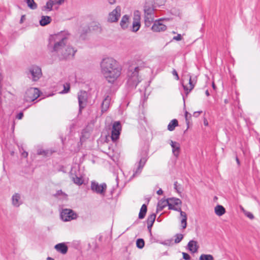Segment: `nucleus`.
Masks as SVG:
<instances>
[{
    "label": "nucleus",
    "mask_w": 260,
    "mask_h": 260,
    "mask_svg": "<svg viewBox=\"0 0 260 260\" xmlns=\"http://www.w3.org/2000/svg\"><path fill=\"white\" fill-rule=\"evenodd\" d=\"M47 260H54V259L50 257H48L47 258Z\"/></svg>",
    "instance_id": "nucleus-57"
},
{
    "label": "nucleus",
    "mask_w": 260,
    "mask_h": 260,
    "mask_svg": "<svg viewBox=\"0 0 260 260\" xmlns=\"http://www.w3.org/2000/svg\"><path fill=\"white\" fill-rule=\"evenodd\" d=\"M174 242L175 243H179L183 238V235L181 234H177L175 236Z\"/></svg>",
    "instance_id": "nucleus-38"
},
{
    "label": "nucleus",
    "mask_w": 260,
    "mask_h": 260,
    "mask_svg": "<svg viewBox=\"0 0 260 260\" xmlns=\"http://www.w3.org/2000/svg\"><path fill=\"white\" fill-rule=\"evenodd\" d=\"M121 131V125L119 121H115L112 125L111 132V139L115 142L119 138Z\"/></svg>",
    "instance_id": "nucleus-7"
},
{
    "label": "nucleus",
    "mask_w": 260,
    "mask_h": 260,
    "mask_svg": "<svg viewBox=\"0 0 260 260\" xmlns=\"http://www.w3.org/2000/svg\"><path fill=\"white\" fill-rule=\"evenodd\" d=\"M245 213V215L247 217H248L249 218L251 219H253L254 218V216L253 215V214L251 213V212H247V211H245L244 212Z\"/></svg>",
    "instance_id": "nucleus-42"
},
{
    "label": "nucleus",
    "mask_w": 260,
    "mask_h": 260,
    "mask_svg": "<svg viewBox=\"0 0 260 260\" xmlns=\"http://www.w3.org/2000/svg\"><path fill=\"white\" fill-rule=\"evenodd\" d=\"M190 115L187 111L185 112V117L186 119V121H187L188 120V115Z\"/></svg>",
    "instance_id": "nucleus-52"
},
{
    "label": "nucleus",
    "mask_w": 260,
    "mask_h": 260,
    "mask_svg": "<svg viewBox=\"0 0 260 260\" xmlns=\"http://www.w3.org/2000/svg\"><path fill=\"white\" fill-rule=\"evenodd\" d=\"M21 155L24 157H27L28 156V153L26 151H23L21 153Z\"/></svg>",
    "instance_id": "nucleus-48"
},
{
    "label": "nucleus",
    "mask_w": 260,
    "mask_h": 260,
    "mask_svg": "<svg viewBox=\"0 0 260 260\" xmlns=\"http://www.w3.org/2000/svg\"><path fill=\"white\" fill-rule=\"evenodd\" d=\"M152 225H153L152 224L147 223V228L149 230L150 234L151 233V228H152Z\"/></svg>",
    "instance_id": "nucleus-49"
},
{
    "label": "nucleus",
    "mask_w": 260,
    "mask_h": 260,
    "mask_svg": "<svg viewBox=\"0 0 260 260\" xmlns=\"http://www.w3.org/2000/svg\"><path fill=\"white\" fill-rule=\"evenodd\" d=\"M214 211L215 214L219 216L223 215L225 213V208L221 205L216 206L214 208Z\"/></svg>",
    "instance_id": "nucleus-25"
},
{
    "label": "nucleus",
    "mask_w": 260,
    "mask_h": 260,
    "mask_svg": "<svg viewBox=\"0 0 260 260\" xmlns=\"http://www.w3.org/2000/svg\"><path fill=\"white\" fill-rule=\"evenodd\" d=\"M189 250L192 253H196L198 251V246L197 241L194 240L190 241L187 244Z\"/></svg>",
    "instance_id": "nucleus-18"
},
{
    "label": "nucleus",
    "mask_w": 260,
    "mask_h": 260,
    "mask_svg": "<svg viewBox=\"0 0 260 260\" xmlns=\"http://www.w3.org/2000/svg\"><path fill=\"white\" fill-rule=\"evenodd\" d=\"M27 6L32 10H35L37 8V5L34 0H26Z\"/></svg>",
    "instance_id": "nucleus-33"
},
{
    "label": "nucleus",
    "mask_w": 260,
    "mask_h": 260,
    "mask_svg": "<svg viewBox=\"0 0 260 260\" xmlns=\"http://www.w3.org/2000/svg\"><path fill=\"white\" fill-rule=\"evenodd\" d=\"M63 88H64V89L61 92V93H66L68 92L69 90H70V84L66 83V84H64L63 85Z\"/></svg>",
    "instance_id": "nucleus-41"
},
{
    "label": "nucleus",
    "mask_w": 260,
    "mask_h": 260,
    "mask_svg": "<svg viewBox=\"0 0 260 260\" xmlns=\"http://www.w3.org/2000/svg\"><path fill=\"white\" fill-rule=\"evenodd\" d=\"M175 206L176 205H172V204H169L168 206L169 209L175 210L180 212L182 211L181 208L175 207Z\"/></svg>",
    "instance_id": "nucleus-40"
},
{
    "label": "nucleus",
    "mask_w": 260,
    "mask_h": 260,
    "mask_svg": "<svg viewBox=\"0 0 260 260\" xmlns=\"http://www.w3.org/2000/svg\"><path fill=\"white\" fill-rule=\"evenodd\" d=\"M54 248L58 252L63 254H66L67 252L68 249L67 246L64 243H61L56 244Z\"/></svg>",
    "instance_id": "nucleus-17"
},
{
    "label": "nucleus",
    "mask_w": 260,
    "mask_h": 260,
    "mask_svg": "<svg viewBox=\"0 0 260 260\" xmlns=\"http://www.w3.org/2000/svg\"><path fill=\"white\" fill-rule=\"evenodd\" d=\"M70 36V34L68 31H62L53 37V50L60 60L72 58L76 52L72 46L67 45Z\"/></svg>",
    "instance_id": "nucleus-1"
},
{
    "label": "nucleus",
    "mask_w": 260,
    "mask_h": 260,
    "mask_svg": "<svg viewBox=\"0 0 260 260\" xmlns=\"http://www.w3.org/2000/svg\"><path fill=\"white\" fill-rule=\"evenodd\" d=\"M182 254H183V257L184 259L189 260L190 259V255L188 254H187V253L183 252Z\"/></svg>",
    "instance_id": "nucleus-44"
},
{
    "label": "nucleus",
    "mask_w": 260,
    "mask_h": 260,
    "mask_svg": "<svg viewBox=\"0 0 260 260\" xmlns=\"http://www.w3.org/2000/svg\"><path fill=\"white\" fill-rule=\"evenodd\" d=\"M187 77L188 78L189 85L185 86L183 84L184 90L186 92V94H187L192 89H193L197 82L196 78L192 79L191 76L189 74L187 75Z\"/></svg>",
    "instance_id": "nucleus-14"
},
{
    "label": "nucleus",
    "mask_w": 260,
    "mask_h": 260,
    "mask_svg": "<svg viewBox=\"0 0 260 260\" xmlns=\"http://www.w3.org/2000/svg\"><path fill=\"white\" fill-rule=\"evenodd\" d=\"M173 39L174 40L179 41L182 39V37L180 34H178L177 36L174 37Z\"/></svg>",
    "instance_id": "nucleus-43"
},
{
    "label": "nucleus",
    "mask_w": 260,
    "mask_h": 260,
    "mask_svg": "<svg viewBox=\"0 0 260 260\" xmlns=\"http://www.w3.org/2000/svg\"><path fill=\"white\" fill-rule=\"evenodd\" d=\"M64 1L65 0H54L53 1L55 4H57L58 5H61L62 4H63L64 2Z\"/></svg>",
    "instance_id": "nucleus-45"
},
{
    "label": "nucleus",
    "mask_w": 260,
    "mask_h": 260,
    "mask_svg": "<svg viewBox=\"0 0 260 260\" xmlns=\"http://www.w3.org/2000/svg\"><path fill=\"white\" fill-rule=\"evenodd\" d=\"M204 124L205 125L207 126L208 125V122L207 120H205L204 121Z\"/></svg>",
    "instance_id": "nucleus-53"
},
{
    "label": "nucleus",
    "mask_w": 260,
    "mask_h": 260,
    "mask_svg": "<svg viewBox=\"0 0 260 260\" xmlns=\"http://www.w3.org/2000/svg\"><path fill=\"white\" fill-rule=\"evenodd\" d=\"M60 192L62 193L61 190L58 191V192H57V194H59V193H60Z\"/></svg>",
    "instance_id": "nucleus-59"
},
{
    "label": "nucleus",
    "mask_w": 260,
    "mask_h": 260,
    "mask_svg": "<svg viewBox=\"0 0 260 260\" xmlns=\"http://www.w3.org/2000/svg\"><path fill=\"white\" fill-rule=\"evenodd\" d=\"M24 17V16H22L21 17V20H20L21 23L23 21V18Z\"/></svg>",
    "instance_id": "nucleus-58"
},
{
    "label": "nucleus",
    "mask_w": 260,
    "mask_h": 260,
    "mask_svg": "<svg viewBox=\"0 0 260 260\" xmlns=\"http://www.w3.org/2000/svg\"><path fill=\"white\" fill-rule=\"evenodd\" d=\"M178 120L176 119L172 120L168 125V129L170 131L174 130L175 127L178 126Z\"/></svg>",
    "instance_id": "nucleus-28"
},
{
    "label": "nucleus",
    "mask_w": 260,
    "mask_h": 260,
    "mask_svg": "<svg viewBox=\"0 0 260 260\" xmlns=\"http://www.w3.org/2000/svg\"><path fill=\"white\" fill-rule=\"evenodd\" d=\"M77 214L71 209H64L60 213V217L64 221H69L76 219Z\"/></svg>",
    "instance_id": "nucleus-6"
},
{
    "label": "nucleus",
    "mask_w": 260,
    "mask_h": 260,
    "mask_svg": "<svg viewBox=\"0 0 260 260\" xmlns=\"http://www.w3.org/2000/svg\"><path fill=\"white\" fill-rule=\"evenodd\" d=\"M161 20L159 19L156 20L153 25L152 26L151 29L154 32L164 31L166 30L167 26L165 24H163Z\"/></svg>",
    "instance_id": "nucleus-12"
},
{
    "label": "nucleus",
    "mask_w": 260,
    "mask_h": 260,
    "mask_svg": "<svg viewBox=\"0 0 260 260\" xmlns=\"http://www.w3.org/2000/svg\"><path fill=\"white\" fill-rule=\"evenodd\" d=\"M144 11L145 15H154V10L153 9H151L150 8H149L148 9L145 8Z\"/></svg>",
    "instance_id": "nucleus-39"
},
{
    "label": "nucleus",
    "mask_w": 260,
    "mask_h": 260,
    "mask_svg": "<svg viewBox=\"0 0 260 260\" xmlns=\"http://www.w3.org/2000/svg\"><path fill=\"white\" fill-rule=\"evenodd\" d=\"M71 178L74 183L77 185H80L83 183V180L81 177H79L76 175L73 174L72 172L71 174Z\"/></svg>",
    "instance_id": "nucleus-23"
},
{
    "label": "nucleus",
    "mask_w": 260,
    "mask_h": 260,
    "mask_svg": "<svg viewBox=\"0 0 260 260\" xmlns=\"http://www.w3.org/2000/svg\"><path fill=\"white\" fill-rule=\"evenodd\" d=\"M140 26V17L139 16H135L133 22L132 31L133 32H137L139 29Z\"/></svg>",
    "instance_id": "nucleus-19"
},
{
    "label": "nucleus",
    "mask_w": 260,
    "mask_h": 260,
    "mask_svg": "<svg viewBox=\"0 0 260 260\" xmlns=\"http://www.w3.org/2000/svg\"><path fill=\"white\" fill-rule=\"evenodd\" d=\"M177 182H175V183H174V188H175L176 190H177Z\"/></svg>",
    "instance_id": "nucleus-56"
},
{
    "label": "nucleus",
    "mask_w": 260,
    "mask_h": 260,
    "mask_svg": "<svg viewBox=\"0 0 260 260\" xmlns=\"http://www.w3.org/2000/svg\"><path fill=\"white\" fill-rule=\"evenodd\" d=\"M154 19V15H145V23L146 25L149 26Z\"/></svg>",
    "instance_id": "nucleus-31"
},
{
    "label": "nucleus",
    "mask_w": 260,
    "mask_h": 260,
    "mask_svg": "<svg viewBox=\"0 0 260 260\" xmlns=\"http://www.w3.org/2000/svg\"><path fill=\"white\" fill-rule=\"evenodd\" d=\"M40 96V91L37 88H30L25 92L24 100L26 102H32Z\"/></svg>",
    "instance_id": "nucleus-5"
},
{
    "label": "nucleus",
    "mask_w": 260,
    "mask_h": 260,
    "mask_svg": "<svg viewBox=\"0 0 260 260\" xmlns=\"http://www.w3.org/2000/svg\"><path fill=\"white\" fill-rule=\"evenodd\" d=\"M121 9L119 6H118L110 12L108 17V21L109 22H117L121 16Z\"/></svg>",
    "instance_id": "nucleus-9"
},
{
    "label": "nucleus",
    "mask_w": 260,
    "mask_h": 260,
    "mask_svg": "<svg viewBox=\"0 0 260 260\" xmlns=\"http://www.w3.org/2000/svg\"><path fill=\"white\" fill-rule=\"evenodd\" d=\"M107 188V185L104 183L99 184L96 181H91V189L94 192L98 194H104Z\"/></svg>",
    "instance_id": "nucleus-8"
},
{
    "label": "nucleus",
    "mask_w": 260,
    "mask_h": 260,
    "mask_svg": "<svg viewBox=\"0 0 260 260\" xmlns=\"http://www.w3.org/2000/svg\"><path fill=\"white\" fill-rule=\"evenodd\" d=\"M172 74L174 76H175L176 79L177 80H178L179 79V77L178 76L177 72L175 70H173V71H172Z\"/></svg>",
    "instance_id": "nucleus-46"
},
{
    "label": "nucleus",
    "mask_w": 260,
    "mask_h": 260,
    "mask_svg": "<svg viewBox=\"0 0 260 260\" xmlns=\"http://www.w3.org/2000/svg\"><path fill=\"white\" fill-rule=\"evenodd\" d=\"M78 99L79 105V111L85 108L87 101V93L84 91H80L78 93Z\"/></svg>",
    "instance_id": "nucleus-10"
},
{
    "label": "nucleus",
    "mask_w": 260,
    "mask_h": 260,
    "mask_svg": "<svg viewBox=\"0 0 260 260\" xmlns=\"http://www.w3.org/2000/svg\"><path fill=\"white\" fill-rule=\"evenodd\" d=\"M60 192L62 193L61 190L58 191V192H57V194H59V193H60Z\"/></svg>",
    "instance_id": "nucleus-60"
},
{
    "label": "nucleus",
    "mask_w": 260,
    "mask_h": 260,
    "mask_svg": "<svg viewBox=\"0 0 260 260\" xmlns=\"http://www.w3.org/2000/svg\"><path fill=\"white\" fill-rule=\"evenodd\" d=\"M169 206L168 199L167 200H161L157 204V211H161L165 207Z\"/></svg>",
    "instance_id": "nucleus-21"
},
{
    "label": "nucleus",
    "mask_w": 260,
    "mask_h": 260,
    "mask_svg": "<svg viewBox=\"0 0 260 260\" xmlns=\"http://www.w3.org/2000/svg\"><path fill=\"white\" fill-rule=\"evenodd\" d=\"M54 4H55V3L53 1L49 0L47 2L46 5L42 7V10L43 11H51Z\"/></svg>",
    "instance_id": "nucleus-27"
},
{
    "label": "nucleus",
    "mask_w": 260,
    "mask_h": 260,
    "mask_svg": "<svg viewBox=\"0 0 260 260\" xmlns=\"http://www.w3.org/2000/svg\"><path fill=\"white\" fill-rule=\"evenodd\" d=\"M172 32H173V34H176V32L174 31Z\"/></svg>",
    "instance_id": "nucleus-61"
},
{
    "label": "nucleus",
    "mask_w": 260,
    "mask_h": 260,
    "mask_svg": "<svg viewBox=\"0 0 260 260\" xmlns=\"http://www.w3.org/2000/svg\"><path fill=\"white\" fill-rule=\"evenodd\" d=\"M11 203L14 207H19L22 204L23 201L21 199V196L18 193H15L11 198Z\"/></svg>",
    "instance_id": "nucleus-13"
},
{
    "label": "nucleus",
    "mask_w": 260,
    "mask_h": 260,
    "mask_svg": "<svg viewBox=\"0 0 260 260\" xmlns=\"http://www.w3.org/2000/svg\"><path fill=\"white\" fill-rule=\"evenodd\" d=\"M101 67L102 74L110 83H113L121 75L122 67L113 58H104Z\"/></svg>",
    "instance_id": "nucleus-2"
},
{
    "label": "nucleus",
    "mask_w": 260,
    "mask_h": 260,
    "mask_svg": "<svg viewBox=\"0 0 260 260\" xmlns=\"http://www.w3.org/2000/svg\"><path fill=\"white\" fill-rule=\"evenodd\" d=\"M51 18L48 16H42L40 20V24L41 26H45L49 24L51 21Z\"/></svg>",
    "instance_id": "nucleus-24"
},
{
    "label": "nucleus",
    "mask_w": 260,
    "mask_h": 260,
    "mask_svg": "<svg viewBox=\"0 0 260 260\" xmlns=\"http://www.w3.org/2000/svg\"><path fill=\"white\" fill-rule=\"evenodd\" d=\"M27 76L32 81L36 82L38 81L42 76L41 68L37 66L30 67L28 69Z\"/></svg>",
    "instance_id": "nucleus-4"
},
{
    "label": "nucleus",
    "mask_w": 260,
    "mask_h": 260,
    "mask_svg": "<svg viewBox=\"0 0 260 260\" xmlns=\"http://www.w3.org/2000/svg\"><path fill=\"white\" fill-rule=\"evenodd\" d=\"M145 244L143 239H138L136 241V245L138 248L142 249L144 247Z\"/></svg>",
    "instance_id": "nucleus-35"
},
{
    "label": "nucleus",
    "mask_w": 260,
    "mask_h": 260,
    "mask_svg": "<svg viewBox=\"0 0 260 260\" xmlns=\"http://www.w3.org/2000/svg\"><path fill=\"white\" fill-rule=\"evenodd\" d=\"M236 161H237V164L239 165L240 161H239V159L238 158V157H236Z\"/></svg>",
    "instance_id": "nucleus-55"
},
{
    "label": "nucleus",
    "mask_w": 260,
    "mask_h": 260,
    "mask_svg": "<svg viewBox=\"0 0 260 260\" xmlns=\"http://www.w3.org/2000/svg\"><path fill=\"white\" fill-rule=\"evenodd\" d=\"M156 218V215L155 214L153 213L150 215L147 218V223L153 224L155 219Z\"/></svg>",
    "instance_id": "nucleus-36"
},
{
    "label": "nucleus",
    "mask_w": 260,
    "mask_h": 260,
    "mask_svg": "<svg viewBox=\"0 0 260 260\" xmlns=\"http://www.w3.org/2000/svg\"><path fill=\"white\" fill-rule=\"evenodd\" d=\"M147 212V206L145 204H143L140 209L139 214V218L140 219H143L144 218L146 213Z\"/></svg>",
    "instance_id": "nucleus-32"
},
{
    "label": "nucleus",
    "mask_w": 260,
    "mask_h": 260,
    "mask_svg": "<svg viewBox=\"0 0 260 260\" xmlns=\"http://www.w3.org/2000/svg\"><path fill=\"white\" fill-rule=\"evenodd\" d=\"M108 2L110 5H113L116 3V0H108Z\"/></svg>",
    "instance_id": "nucleus-50"
},
{
    "label": "nucleus",
    "mask_w": 260,
    "mask_h": 260,
    "mask_svg": "<svg viewBox=\"0 0 260 260\" xmlns=\"http://www.w3.org/2000/svg\"><path fill=\"white\" fill-rule=\"evenodd\" d=\"M142 66L130 67L127 73V84L132 88H136L138 83L141 81V77L139 76V72L142 69Z\"/></svg>",
    "instance_id": "nucleus-3"
},
{
    "label": "nucleus",
    "mask_w": 260,
    "mask_h": 260,
    "mask_svg": "<svg viewBox=\"0 0 260 260\" xmlns=\"http://www.w3.org/2000/svg\"><path fill=\"white\" fill-rule=\"evenodd\" d=\"M23 116V114L22 112H20L19 114H17L16 116V118L18 119H21Z\"/></svg>",
    "instance_id": "nucleus-47"
},
{
    "label": "nucleus",
    "mask_w": 260,
    "mask_h": 260,
    "mask_svg": "<svg viewBox=\"0 0 260 260\" xmlns=\"http://www.w3.org/2000/svg\"><path fill=\"white\" fill-rule=\"evenodd\" d=\"M181 218V225L183 229H185L187 226V214L185 212L181 211L180 212Z\"/></svg>",
    "instance_id": "nucleus-20"
},
{
    "label": "nucleus",
    "mask_w": 260,
    "mask_h": 260,
    "mask_svg": "<svg viewBox=\"0 0 260 260\" xmlns=\"http://www.w3.org/2000/svg\"><path fill=\"white\" fill-rule=\"evenodd\" d=\"M199 260H214L213 256L211 254H201Z\"/></svg>",
    "instance_id": "nucleus-34"
},
{
    "label": "nucleus",
    "mask_w": 260,
    "mask_h": 260,
    "mask_svg": "<svg viewBox=\"0 0 260 260\" xmlns=\"http://www.w3.org/2000/svg\"><path fill=\"white\" fill-rule=\"evenodd\" d=\"M170 144L172 148V152L174 155L176 157H178L180 152V145L179 143L173 141L172 140L170 141Z\"/></svg>",
    "instance_id": "nucleus-15"
},
{
    "label": "nucleus",
    "mask_w": 260,
    "mask_h": 260,
    "mask_svg": "<svg viewBox=\"0 0 260 260\" xmlns=\"http://www.w3.org/2000/svg\"><path fill=\"white\" fill-rule=\"evenodd\" d=\"M52 152L49 150H44L43 149H39L37 151L38 155H42L44 156H48L52 154Z\"/></svg>",
    "instance_id": "nucleus-29"
},
{
    "label": "nucleus",
    "mask_w": 260,
    "mask_h": 260,
    "mask_svg": "<svg viewBox=\"0 0 260 260\" xmlns=\"http://www.w3.org/2000/svg\"><path fill=\"white\" fill-rule=\"evenodd\" d=\"M129 17L127 15H124L120 21V25L123 29H125L128 26Z\"/></svg>",
    "instance_id": "nucleus-26"
},
{
    "label": "nucleus",
    "mask_w": 260,
    "mask_h": 260,
    "mask_svg": "<svg viewBox=\"0 0 260 260\" xmlns=\"http://www.w3.org/2000/svg\"><path fill=\"white\" fill-rule=\"evenodd\" d=\"M169 205L172 204V205L178 206L181 205L182 202L178 198H172L168 199Z\"/></svg>",
    "instance_id": "nucleus-30"
},
{
    "label": "nucleus",
    "mask_w": 260,
    "mask_h": 260,
    "mask_svg": "<svg viewBox=\"0 0 260 260\" xmlns=\"http://www.w3.org/2000/svg\"><path fill=\"white\" fill-rule=\"evenodd\" d=\"M147 160V157L146 152H145L144 155L141 157V158L139 161V163H138V166H137V168L136 170L135 171V172L133 174V176H137L141 173Z\"/></svg>",
    "instance_id": "nucleus-11"
},
{
    "label": "nucleus",
    "mask_w": 260,
    "mask_h": 260,
    "mask_svg": "<svg viewBox=\"0 0 260 260\" xmlns=\"http://www.w3.org/2000/svg\"><path fill=\"white\" fill-rule=\"evenodd\" d=\"M205 93L207 96H209L210 95L209 92L208 90L206 91Z\"/></svg>",
    "instance_id": "nucleus-54"
},
{
    "label": "nucleus",
    "mask_w": 260,
    "mask_h": 260,
    "mask_svg": "<svg viewBox=\"0 0 260 260\" xmlns=\"http://www.w3.org/2000/svg\"><path fill=\"white\" fill-rule=\"evenodd\" d=\"M157 193L158 194V195H161L162 193H163V191L161 189H159V190H158L157 191Z\"/></svg>",
    "instance_id": "nucleus-51"
},
{
    "label": "nucleus",
    "mask_w": 260,
    "mask_h": 260,
    "mask_svg": "<svg viewBox=\"0 0 260 260\" xmlns=\"http://www.w3.org/2000/svg\"><path fill=\"white\" fill-rule=\"evenodd\" d=\"M107 154L114 161L115 160V155L113 148L111 150V147L109 146V151L106 152Z\"/></svg>",
    "instance_id": "nucleus-37"
},
{
    "label": "nucleus",
    "mask_w": 260,
    "mask_h": 260,
    "mask_svg": "<svg viewBox=\"0 0 260 260\" xmlns=\"http://www.w3.org/2000/svg\"><path fill=\"white\" fill-rule=\"evenodd\" d=\"M89 29L90 30L96 31H101L102 28L101 24L99 22L96 21H93L90 25L89 27Z\"/></svg>",
    "instance_id": "nucleus-22"
},
{
    "label": "nucleus",
    "mask_w": 260,
    "mask_h": 260,
    "mask_svg": "<svg viewBox=\"0 0 260 260\" xmlns=\"http://www.w3.org/2000/svg\"><path fill=\"white\" fill-rule=\"evenodd\" d=\"M111 98L109 95H106L101 105V112L103 113L106 112L109 108Z\"/></svg>",
    "instance_id": "nucleus-16"
}]
</instances>
